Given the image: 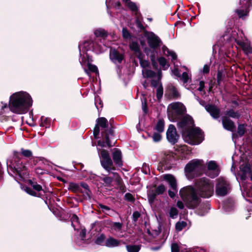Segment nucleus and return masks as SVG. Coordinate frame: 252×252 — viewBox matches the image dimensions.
I'll return each mask as SVG.
<instances>
[{
	"label": "nucleus",
	"mask_w": 252,
	"mask_h": 252,
	"mask_svg": "<svg viewBox=\"0 0 252 252\" xmlns=\"http://www.w3.org/2000/svg\"><path fill=\"white\" fill-rule=\"evenodd\" d=\"M186 109L183 103L175 102L170 104L167 108L168 116L171 121L180 119L177 127L182 134L184 141L190 145H198L204 139L203 133L198 127H194L191 117L185 115Z\"/></svg>",
	"instance_id": "nucleus-1"
},
{
	"label": "nucleus",
	"mask_w": 252,
	"mask_h": 252,
	"mask_svg": "<svg viewBox=\"0 0 252 252\" xmlns=\"http://www.w3.org/2000/svg\"><path fill=\"white\" fill-rule=\"evenodd\" d=\"M32 104L31 95L27 92L21 91L12 94L9 99L8 107L13 113L18 114L26 113Z\"/></svg>",
	"instance_id": "nucleus-2"
},
{
	"label": "nucleus",
	"mask_w": 252,
	"mask_h": 252,
	"mask_svg": "<svg viewBox=\"0 0 252 252\" xmlns=\"http://www.w3.org/2000/svg\"><path fill=\"white\" fill-rule=\"evenodd\" d=\"M14 163L9 158L6 161L7 171L17 182L24 181L29 175L28 169L23 162L14 157Z\"/></svg>",
	"instance_id": "nucleus-3"
},
{
	"label": "nucleus",
	"mask_w": 252,
	"mask_h": 252,
	"mask_svg": "<svg viewBox=\"0 0 252 252\" xmlns=\"http://www.w3.org/2000/svg\"><path fill=\"white\" fill-rule=\"evenodd\" d=\"M78 48L80 52V56L81 58V59L80 60V63L81 65L84 67L86 63L85 54H86V56L89 58L87 52L93 51L96 54H100L106 50L107 45L105 44H99L98 40L95 39L94 41L91 40L86 41L83 44H79Z\"/></svg>",
	"instance_id": "nucleus-4"
},
{
	"label": "nucleus",
	"mask_w": 252,
	"mask_h": 252,
	"mask_svg": "<svg viewBox=\"0 0 252 252\" xmlns=\"http://www.w3.org/2000/svg\"><path fill=\"white\" fill-rule=\"evenodd\" d=\"M179 194L189 209L195 208L201 202V199L197 195L196 190L190 186L182 188L180 190Z\"/></svg>",
	"instance_id": "nucleus-5"
},
{
	"label": "nucleus",
	"mask_w": 252,
	"mask_h": 252,
	"mask_svg": "<svg viewBox=\"0 0 252 252\" xmlns=\"http://www.w3.org/2000/svg\"><path fill=\"white\" fill-rule=\"evenodd\" d=\"M242 160L245 161V164H241L240 168L241 173H240V178L242 181V184L243 186L244 189L246 191H250L248 189V186L244 185L245 181L248 177H250L251 180L252 181V170L251 167V161L252 160L251 153L250 151H246L241 157Z\"/></svg>",
	"instance_id": "nucleus-6"
},
{
	"label": "nucleus",
	"mask_w": 252,
	"mask_h": 252,
	"mask_svg": "<svg viewBox=\"0 0 252 252\" xmlns=\"http://www.w3.org/2000/svg\"><path fill=\"white\" fill-rule=\"evenodd\" d=\"M197 190L199 196L203 198H209L214 194V183L206 178L201 179L196 183Z\"/></svg>",
	"instance_id": "nucleus-7"
},
{
	"label": "nucleus",
	"mask_w": 252,
	"mask_h": 252,
	"mask_svg": "<svg viewBox=\"0 0 252 252\" xmlns=\"http://www.w3.org/2000/svg\"><path fill=\"white\" fill-rule=\"evenodd\" d=\"M231 186L229 182L223 177L219 178L216 181V193L218 196H223L230 192Z\"/></svg>",
	"instance_id": "nucleus-8"
},
{
	"label": "nucleus",
	"mask_w": 252,
	"mask_h": 252,
	"mask_svg": "<svg viewBox=\"0 0 252 252\" xmlns=\"http://www.w3.org/2000/svg\"><path fill=\"white\" fill-rule=\"evenodd\" d=\"M238 36L235 38V42L242 49L244 53L248 55L252 53V47L250 45V42L245 39V35L242 31L238 30Z\"/></svg>",
	"instance_id": "nucleus-9"
},
{
	"label": "nucleus",
	"mask_w": 252,
	"mask_h": 252,
	"mask_svg": "<svg viewBox=\"0 0 252 252\" xmlns=\"http://www.w3.org/2000/svg\"><path fill=\"white\" fill-rule=\"evenodd\" d=\"M144 35L151 48L156 50L161 46L162 44L161 40L159 37L153 32L146 31L144 32Z\"/></svg>",
	"instance_id": "nucleus-10"
},
{
	"label": "nucleus",
	"mask_w": 252,
	"mask_h": 252,
	"mask_svg": "<svg viewBox=\"0 0 252 252\" xmlns=\"http://www.w3.org/2000/svg\"><path fill=\"white\" fill-rule=\"evenodd\" d=\"M202 160L193 159L189 162L185 168L186 175L189 177L196 171L201 168L202 165Z\"/></svg>",
	"instance_id": "nucleus-11"
},
{
	"label": "nucleus",
	"mask_w": 252,
	"mask_h": 252,
	"mask_svg": "<svg viewBox=\"0 0 252 252\" xmlns=\"http://www.w3.org/2000/svg\"><path fill=\"white\" fill-rule=\"evenodd\" d=\"M207 169L206 175L211 178L217 177L220 172V169L216 161L210 160L206 163Z\"/></svg>",
	"instance_id": "nucleus-12"
},
{
	"label": "nucleus",
	"mask_w": 252,
	"mask_h": 252,
	"mask_svg": "<svg viewBox=\"0 0 252 252\" xmlns=\"http://www.w3.org/2000/svg\"><path fill=\"white\" fill-rule=\"evenodd\" d=\"M100 154V162L102 166L106 171L110 172L113 169L112 168L113 162L110 157L109 153L105 150H102Z\"/></svg>",
	"instance_id": "nucleus-13"
},
{
	"label": "nucleus",
	"mask_w": 252,
	"mask_h": 252,
	"mask_svg": "<svg viewBox=\"0 0 252 252\" xmlns=\"http://www.w3.org/2000/svg\"><path fill=\"white\" fill-rule=\"evenodd\" d=\"M166 138L168 141L171 144L174 145L178 140L179 135L177 134L175 126L170 125L166 131Z\"/></svg>",
	"instance_id": "nucleus-14"
},
{
	"label": "nucleus",
	"mask_w": 252,
	"mask_h": 252,
	"mask_svg": "<svg viewBox=\"0 0 252 252\" xmlns=\"http://www.w3.org/2000/svg\"><path fill=\"white\" fill-rule=\"evenodd\" d=\"M109 57L111 61L118 66L124 59V54L114 48L110 49Z\"/></svg>",
	"instance_id": "nucleus-15"
},
{
	"label": "nucleus",
	"mask_w": 252,
	"mask_h": 252,
	"mask_svg": "<svg viewBox=\"0 0 252 252\" xmlns=\"http://www.w3.org/2000/svg\"><path fill=\"white\" fill-rule=\"evenodd\" d=\"M223 127L229 131L233 132L236 128L235 125L229 118L227 116H223L221 118Z\"/></svg>",
	"instance_id": "nucleus-16"
},
{
	"label": "nucleus",
	"mask_w": 252,
	"mask_h": 252,
	"mask_svg": "<svg viewBox=\"0 0 252 252\" xmlns=\"http://www.w3.org/2000/svg\"><path fill=\"white\" fill-rule=\"evenodd\" d=\"M205 109L214 119H217L220 117V110L216 106L209 104L205 106Z\"/></svg>",
	"instance_id": "nucleus-17"
},
{
	"label": "nucleus",
	"mask_w": 252,
	"mask_h": 252,
	"mask_svg": "<svg viewBox=\"0 0 252 252\" xmlns=\"http://www.w3.org/2000/svg\"><path fill=\"white\" fill-rule=\"evenodd\" d=\"M94 33L96 37H102V39H99L98 40V43L99 44H105V45H107V47L108 46V44H106L105 43V39L107 36V32L102 29H97L94 32ZM96 39H97L96 38Z\"/></svg>",
	"instance_id": "nucleus-18"
},
{
	"label": "nucleus",
	"mask_w": 252,
	"mask_h": 252,
	"mask_svg": "<svg viewBox=\"0 0 252 252\" xmlns=\"http://www.w3.org/2000/svg\"><path fill=\"white\" fill-rule=\"evenodd\" d=\"M163 179L168 183L172 190L177 189V181L173 175L171 174H165L163 176Z\"/></svg>",
	"instance_id": "nucleus-19"
},
{
	"label": "nucleus",
	"mask_w": 252,
	"mask_h": 252,
	"mask_svg": "<svg viewBox=\"0 0 252 252\" xmlns=\"http://www.w3.org/2000/svg\"><path fill=\"white\" fill-rule=\"evenodd\" d=\"M112 157L113 161L116 165L119 166H121L123 165V161L122 160V153L119 149H114V152L112 154Z\"/></svg>",
	"instance_id": "nucleus-20"
},
{
	"label": "nucleus",
	"mask_w": 252,
	"mask_h": 252,
	"mask_svg": "<svg viewBox=\"0 0 252 252\" xmlns=\"http://www.w3.org/2000/svg\"><path fill=\"white\" fill-rule=\"evenodd\" d=\"M166 92L171 98H178L180 95L177 88L172 84L168 85Z\"/></svg>",
	"instance_id": "nucleus-21"
},
{
	"label": "nucleus",
	"mask_w": 252,
	"mask_h": 252,
	"mask_svg": "<svg viewBox=\"0 0 252 252\" xmlns=\"http://www.w3.org/2000/svg\"><path fill=\"white\" fill-rule=\"evenodd\" d=\"M102 134L105 137L107 145L109 147H112L114 144L111 142L110 138L113 136V129L105 130V131H102Z\"/></svg>",
	"instance_id": "nucleus-22"
},
{
	"label": "nucleus",
	"mask_w": 252,
	"mask_h": 252,
	"mask_svg": "<svg viewBox=\"0 0 252 252\" xmlns=\"http://www.w3.org/2000/svg\"><path fill=\"white\" fill-rule=\"evenodd\" d=\"M121 241L116 239L112 237H110L106 240L105 246L108 248H115L118 247L121 244Z\"/></svg>",
	"instance_id": "nucleus-23"
},
{
	"label": "nucleus",
	"mask_w": 252,
	"mask_h": 252,
	"mask_svg": "<svg viewBox=\"0 0 252 252\" xmlns=\"http://www.w3.org/2000/svg\"><path fill=\"white\" fill-rule=\"evenodd\" d=\"M129 48L131 50L135 53H140L141 52L140 45L136 37H133L131 38V41L129 43Z\"/></svg>",
	"instance_id": "nucleus-24"
},
{
	"label": "nucleus",
	"mask_w": 252,
	"mask_h": 252,
	"mask_svg": "<svg viewBox=\"0 0 252 252\" xmlns=\"http://www.w3.org/2000/svg\"><path fill=\"white\" fill-rule=\"evenodd\" d=\"M225 116L233 119H239L241 115L238 111H235L233 109H229L225 112Z\"/></svg>",
	"instance_id": "nucleus-25"
},
{
	"label": "nucleus",
	"mask_w": 252,
	"mask_h": 252,
	"mask_svg": "<svg viewBox=\"0 0 252 252\" xmlns=\"http://www.w3.org/2000/svg\"><path fill=\"white\" fill-rule=\"evenodd\" d=\"M113 177L115 178L116 181L117 183V184L119 186L120 190L122 192H125L126 190V188L125 186L124 185L122 182V179L119 177L118 173L114 172L113 173Z\"/></svg>",
	"instance_id": "nucleus-26"
},
{
	"label": "nucleus",
	"mask_w": 252,
	"mask_h": 252,
	"mask_svg": "<svg viewBox=\"0 0 252 252\" xmlns=\"http://www.w3.org/2000/svg\"><path fill=\"white\" fill-rule=\"evenodd\" d=\"M162 77V73L160 70H158L157 72V75L156 77H157V80L152 79L151 81V85L154 88H157L160 86L162 85L160 82V79Z\"/></svg>",
	"instance_id": "nucleus-27"
},
{
	"label": "nucleus",
	"mask_w": 252,
	"mask_h": 252,
	"mask_svg": "<svg viewBox=\"0 0 252 252\" xmlns=\"http://www.w3.org/2000/svg\"><path fill=\"white\" fill-rule=\"evenodd\" d=\"M163 51L165 55L170 57L171 58L172 62L175 64V61L177 60V55L176 53L168 49L166 47H163Z\"/></svg>",
	"instance_id": "nucleus-28"
},
{
	"label": "nucleus",
	"mask_w": 252,
	"mask_h": 252,
	"mask_svg": "<svg viewBox=\"0 0 252 252\" xmlns=\"http://www.w3.org/2000/svg\"><path fill=\"white\" fill-rule=\"evenodd\" d=\"M142 75L144 78H152L157 76V73L154 71L145 68L142 69Z\"/></svg>",
	"instance_id": "nucleus-29"
},
{
	"label": "nucleus",
	"mask_w": 252,
	"mask_h": 252,
	"mask_svg": "<svg viewBox=\"0 0 252 252\" xmlns=\"http://www.w3.org/2000/svg\"><path fill=\"white\" fill-rule=\"evenodd\" d=\"M223 208L226 213H230L234 209V203L233 202H224L223 205Z\"/></svg>",
	"instance_id": "nucleus-30"
},
{
	"label": "nucleus",
	"mask_w": 252,
	"mask_h": 252,
	"mask_svg": "<svg viewBox=\"0 0 252 252\" xmlns=\"http://www.w3.org/2000/svg\"><path fill=\"white\" fill-rule=\"evenodd\" d=\"M203 211L202 209H199L198 211V214L200 216H204L208 213V211L210 209V205L208 203L203 204L201 205Z\"/></svg>",
	"instance_id": "nucleus-31"
},
{
	"label": "nucleus",
	"mask_w": 252,
	"mask_h": 252,
	"mask_svg": "<svg viewBox=\"0 0 252 252\" xmlns=\"http://www.w3.org/2000/svg\"><path fill=\"white\" fill-rule=\"evenodd\" d=\"M164 128V122L162 119H159L158 121L155 129L158 132H162L163 131Z\"/></svg>",
	"instance_id": "nucleus-32"
},
{
	"label": "nucleus",
	"mask_w": 252,
	"mask_h": 252,
	"mask_svg": "<svg viewBox=\"0 0 252 252\" xmlns=\"http://www.w3.org/2000/svg\"><path fill=\"white\" fill-rule=\"evenodd\" d=\"M106 240L105 235L101 234L96 238L95 243L98 245L105 246Z\"/></svg>",
	"instance_id": "nucleus-33"
},
{
	"label": "nucleus",
	"mask_w": 252,
	"mask_h": 252,
	"mask_svg": "<svg viewBox=\"0 0 252 252\" xmlns=\"http://www.w3.org/2000/svg\"><path fill=\"white\" fill-rule=\"evenodd\" d=\"M68 189L73 192L81 191L80 185L75 183H70L69 184Z\"/></svg>",
	"instance_id": "nucleus-34"
},
{
	"label": "nucleus",
	"mask_w": 252,
	"mask_h": 252,
	"mask_svg": "<svg viewBox=\"0 0 252 252\" xmlns=\"http://www.w3.org/2000/svg\"><path fill=\"white\" fill-rule=\"evenodd\" d=\"M41 123L40 126L42 127H49L50 125V120L48 118L41 116L40 118Z\"/></svg>",
	"instance_id": "nucleus-35"
},
{
	"label": "nucleus",
	"mask_w": 252,
	"mask_h": 252,
	"mask_svg": "<svg viewBox=\"0 0 252 252\" xmlns=\"http://www.w3.org/2000/svg\"><path fill=\"white\" fill-rule=\"evenodd\" d=\"M124 1L127 2V7L133 12H137L138 10V7L135 3L129 1V0H123Z\"/></svg>",
	"instance_id": "nucleus-36"
},
{
	"label": "nucleus",
	"mask_w": 252,
	"mask_h": 252,
	"mask_svg": "<svg viewBox=\"0 0 252 252\" xmlns=\"http://www.w3.org/2000/svg\"><path fill=\"white\" fill-rule=\"evenodd\" d=\"M128 252H138L140 250L139 245H127L126 246Z\"/></svg>",
	"instance_id": "nucleus-37"
},
{
	"label": "nucleus",
	"mask_w": 252,
	"mask_h": 252,
	"mask_svg": "<svg viewBox=\"0 0 252 252\" xmlns=\"http://www.w3.org/2000/svg\"><path fill=\"white\" fill-rule=\"evenodd\" d=\"M98 124L103 128H105L108 126V121L104 117H101L97 119Z\"/></svg>",
	"instance_id": "nucleus-38"
},
{
	"label": "nucleus",
	"mask_w": 252,
	"mask_h": 252,
	"mask_svg": "<svg viewBox=\"0 0 252 252\" xmlns=\"http://www.w3.org/2000/svg\"><path fill=\"white\" fill-rule=\"evenodd\" d=\"M246 131V126L244 124H239L238 126L237 133L239 136H243Z\"/></svg>",
	"instance_id": "nucleus-39"
},
{
	"label": "nucleus",
	"mask_w": 252,
	"mask_h": 252,
	"mask_svg": "<svg viewBox=\"0 0 252 252\" xmlns=\"http://www.w3.org/2000/svg\"><path fill=\"white\" fill-rule=\"evenodd\" d=\"M166 188L164 185H160L158 186L155 189L154 192L157 195L162 194L165 190Z\"/></svg>",
	"instance_id": "nucleus-40"
},
{
	"label": "nucleus",
	"mask_w": 252,
	"mask_h": 252,
	"mask_svg": "<svg viewBox=\"0 0 252 252\" xmlns=\"http://www.w3.org/2000/svg\"><path fill=\"white\" fill-rule=\"evenodd\" d=\"M187 226L186 222L184 221H178L176 223L175 227L177 231H180Z\"/></svg>",
	"instance_id": "nucleus-41"
},
{
	"label": "nucleus",
	"mask_w": 252,
	"mask_h": 252,
	"mask_svg": "<svg viewBox=\"0 0 252 252\" xmlns=\"http://www.w3.org/2000/svg\"><path fill=\"white\" fill-rule=\"evenodd\" d=\"M158 60V63L162 69H165L168 68V65L167 64V61L164 58L160 57Z\"/></svg>",
	"instance_id": "nucleus-42"
},
{
	"label": "nucleus",
	"mask_w": 252,
	"mask_h": 252,
	"mask_svg": "<svg viewBox=\"0 0 252 252\" xmlns=\"http://www.w3.org/2000/svg\"><path fill=\"white\" fill-rule=\"evenodd\" d=\"M94 104L98 111H99L100 109H101L103 106L102 101L98 96L95 97Z\"/></svg>",
	"instance_id": "nucleus-43"
},
{
	"label": "nucleus",
	"mask_w": 252,
	"mask_h": 252,
	"mask_svg": "<svg viewBox=\"0 0 252 252\" xmlns=\"http://www.w3.org/2000/svg\"><path fill=\"white\" fill-rule=\"evenodd\" d=\"M180 77L181 80L183 82L184 84L188 83L189 80L190 79V76L186 72H183Z\"/></svg>",
	"instance_id": "nucleus-44"
},
{
	"label": "nucleus",
	"mask_w": 252,
	"mask_h": 252,
	"mask_svg": "<svg viewBox=\"0 0 252 252\" xmlns=\"http://www.w3.org/2000/svg\"><path fill=\"white\" fill-rule=\"evenodd\" d=\"M21 155L26 158L31 157L32 155V152L30 150L21 149Z\"/></svg>",
	"instance_id": "nucleus-45"
},
{
	"label": "nucleus",
	"mask_w": 252,
	"mask_h": 252,
	"mask_svg": "<svg viewBox=\"0 0 252 252\" xmlns=\"http://www.w3.org/2000/svg\"><path fill=\"white\" fill-rule=\"evenodd\" d=\"M163 93V87H162V85H160L158 87V88H157V92H156L157 97L158 100H159L162 97Z\"/></svg>",
	"instance_id": "nucleus-46"
},
{
	"label": "nucleus",
	"mask_w": 252,
	"mask_h": 252,
	"mask_svg": "<svg viewBox=\"0 0 252 252\" xmlns=\"http://www.w3.org/2000/svg\"><path fill=\"white\" fill-rule=\"evenodd\" d=\"M178 211L175 207H171L169 211L170 217L173 219L175 218L178 216Z\"/></svg>",
	"instance_id": "nucleus-47"
},
{
	"label": "nucleus",
	"mask_w": 252,
	"mask_h": 252,
	"mask_svg": "<svg viewBox=\"0 0 252 252\" xmlns=\"http://www.w3.org/2000/svg\"><path fill=\"white\" fill-rule=\"evenodd\" d=\"M101 180L104 182L105 184V186L107 187H110L112 183V178L108 176H106L101 179Z\"/></svg>",
	"instance_id": "nucleus-48"
},
{
	"label": "nucleus",
	"mask_w": 252,
	"mask_h": 252,
	"mask_svg": "<svg viewBox=\"0 0 252 252\" xmlns=\"http://www.w3.org/2000/svg\"><path fill=\"white\" fill-rule=\"evenodd\" d=\"M32 188L37 191H43V192H45V191L44 189H42V187L37 184L36 183L32 182L31 183Z\"/></svg>",
	"instance_id": "nucleus-49"
},
{
	"label": "nucleus",
	"mask_w": 252,
	"mask_h": 252,
	"mask_svg": "<svg viewBox=\"0 0 252 252\" xmlns=\"http://www.w3.org/2000/svg\"><path fill=\"white\" fill-rule=\"evenodd\" d=\"M112 227L114 230L119 231L122 229V224L119 222H115L113 223Z\"/></svg>",
	"instance_id": "nucleus-50"
},
{
	"label": "nucleus",
	"mask_w": 252,
	"mask_h": 252,
	"mask_svg": "<svg viewBox=\"0 0 252 252\" xmlns=\"http://www.w3.org/2000/svg\"><path fill=\"white\" fill-rule=\"evenodd\" d=\"M157 195H158L154 191L148 194V198L150 203H152L155 200Z\"/></svg>",
	"instance_id": "nucleus-51"
},
{
	"label": "nucleus",
	"mask_w": 252,
	"mask_h": 252,
	"mask_svg": "<svg viewBox=\"0 0 252 252\" xmlns=\"http://www.w3.org/2000/svg\"><path fill=\"white\" fill-rule=\"evenodd\" d=\"M7 105L1 102L0 103V115L3 114L5 112V110H7Z\"/></svg>",
	"instance_id": "nucleus-52"
},
{
	"label": "nucleus",
	"mask_w": 252,
	"mask_h": 252,
	"mask_svg": "<svg viewBox=\"0 0 252 252\" xmlns=\"http://www.w3.org/2000/svg\"><path fill=\"white\" fill-rule=\"evenodd\" d=\"M224 77V75L222 73V72L220 71H219L217 73V82L218 85H220L221 81L223 80V78Z\"/></svg>",
	"instance_id": "nucleus-53"
},
{
	"label": "nucleus",
	"mask_w": 252,
	"mask_h": 252,
	"mask_svg": "<svg viewBox=\"0 0 252 252\" xmlns=\"http://www.w3.org/2000/svg\"><path fill=\"white\" fill-rule=\"evenodd\" d=\"M123 36L125 39L131 38V35L126 28H123L122 30Z\"/></svg>",
	"instance_id": "nucleus-54"
},
{
	"label": "nucleus",
	"mask_w": 252,
	"mask_h": 252,
	"mask_svg": "<svg viewBox=\"0 0 252 252\" xmlns=\"http://www.w3.org/2000/svg\"><path fill=\"white\" fill-rule=\"evenodd\" d=\"M125 199L127 201L133 202L134 201V198L130 193H126L124 196Z\"/></svg>",
	"instance_id": "nucleus-55"
},
{
	"label": "nucleus",
	"mask_w": 252,
	"mask_h": 252,
	"mask_svg": "<svg viewBox=\"0 0 252 252\" xmlns=\"http://www.w3.org/2000/svg\"><path fill=\"white\" fill-rule=\"evenodd\" d=\"M78 220H79L78 217L76 215H74V214H73L70 218V221L71 222V225L74 228V229L75 228V225L74 224V223H75V222L78 223Z\"/></svg>",
	"instance_id": "nucleus-56"
},
{
	"label": "nucleus",
	"mask_w": 252,
	"mask_h": 252,
	"mask_svg": "<svg viewBox=\"0 0 252 252\" xmlns=\"http://www.w3.org/2000/svg\"><path fill=\"white\" fill-rule=\"evenodd\" d=\"M153 140L154 142L159 141L161 139V135L159 133H154L152 136Z\"/></svg>",
	"instance_id": "nucleus-57"
},
{
	"label": "nucleus",
	"mask_w": 252,
	"mask_h": 252,
	"mask_svg": "<svg viewBox=\"0 0 252 252\" xmlns=\"http://www.w3.org/2000/svg\"><path fill=\"white\" fill-rule=\"evenodd\" d=\"M87 65L89 71L93 72H98L97 68L95 65H93L89 63H88Z\"/></svg>",
	"instance_id": "nucleus-58"
},
{
	"label": "nucleus",
	"mask_w": 252,
	"mask_h": 252,
	"mask_svg": "<svg viewBox=\"0 0 252 252\" xmlns=\"http://www.w3.org/2000/svg\"><path fill=\"white\" fill-rule=\"evenodd\" d=\"M25 191L29 194L32 196H38V194L36 192L33 191L31 188L30 187H26L25 189Z\"/></svg>",
	"instance_id": "nucleus-59"
},
{
	"label": "nucleus",
	"mask_w": 252,
	"mask_h": 252,
	"mask_svg": "<svg viewBox=\"0 0 252 252\" xmlns=\"http://www.w3.org/2000/svg\"><path fill=\"white\" fill-rule=\"evenodd\" d=\"M171 252H179V246L177 243H174L171 244Z\"/></svg>",
	"instance_id": "nucleus-60"
},
{
	"label": "nucleus",
	"mask_w": 252,
	"mask_h": 252,
	"mask_svg": "<svg viewBox=\"0 0 252 252\" xmlns=\"http://www.w3.org/2000/svg\"><path fill=\"white\" fill-rule=\"evenodd\" d=\"M140 217V214L138 211H135L132 214V220L134 222H136Z\"/></svg>",
	"instance_id": "nucleus-61"
},
{
	"label": "nucleus",
	"mask_w": 252,
	"mask_h": 252,
	"mask_svg": "<svg viewBox=\"0 0 252 252\" xmlns=\"http://www.w3.org/2000/svg\"><path fill=\"white\" fill-rule=\"evenodd\" d=\"M140 64L143 69H145L147 68V67L149 65V63L146 60H142L140 61Z\"/></svg>",
	"instance_id": "nucleus-62"
},
{
	"label": "nucleus",
	"mask_w": 252,
	"mask_h": 252,
	"mask_svg": "<svg viewBox=\"0 0 252 252\" xmlns=\"http://www.w3.org/2000/svg\"><path fill=\"white\" fill-rule=\"evenodd\" d=\"M147 232L149 235L155 237L158 235V234L160 233V230L159 229L158 230H154L153 232L152 233L149 229H147Z\"/></svg>",
	"instance_id": "nucleus-63"
},
{
	"label": "nucleus",
	"mask_w": 252,
	"mask_h": 252,
	"mask_svg": "<svg viewBox=\"0 0 252 252\" xmlns=\"http://www.w3.org/2000/svg\"><path fill=\"white\" fill-rule=\"evenodd\" d=\"M135 24H136V26H137V27L138 28L140 29V30H143L144 29V27L143 26L141 22L138 18H137L136 19Z\"/></svg>",
	"instance_id": "nucleus-64"
}]
</instances>
